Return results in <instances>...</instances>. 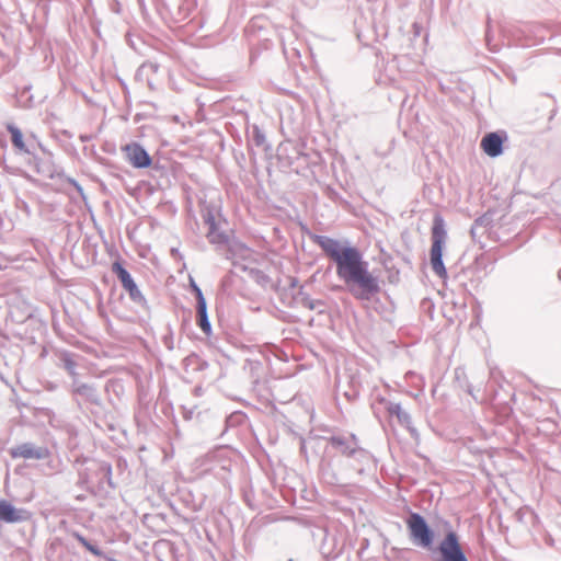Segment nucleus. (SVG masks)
I'll list each match as a JSON object with an SVG mask.
<instances>
[{"label":"nucleus","mask_w":561,"mask_h":561,"mask_svg":"<svg viewBox=\"0 0 561 561\" xmlns=\"http://www.w3.org/2000/svg\"><path fill=\"white\" fill-rule=\"evenodd\" d=\"M313 242L335 263L337 276L356 298L368 299L379 291L378 279L368 271L367 262L356 248L327 236H314Z\"/></svg>","instance_id":"obj_1"},{"label":"nucleus","mask_w":561,"mask_h":561,"mask_svg":"<svg viewBox=\"0 0 561 561\" xmlns=\"http://www.w3.org/2000/svg\"><path fill=\"white\" fill-rule=\"evenodd\" d=\"M504 140L505 137L499 133H489L481 139L480 147L485 154L494 158L502 154Z\"/></svg>","instance_id":"obj_6"},{"label":"nucleus","mask_w":561,"mask_h":561,"mask_svg":"<svg viewBox=\"0 0 561 561\" xmlns=\"http://www.w3.org/2000/svg\"><path fill=\"white\" fill-rule=\"evenodd\" d=\"M126 161L136 169L149 168L152 159L149 153L138 144L130 142L122 147Z\"/></svg>","instance_id":"obj_4"},{"label":"nucleus","mask_w":561,"mask_h":561,"mask_svg":"<svg viewBox=\"0 0 561 561\" xmlns=\"http://www.w3.org/2000/svg\"><path fill=\"white\" fill-rule=\"evenodd\" d=\"M387 411L390 415H394L400 423H409L410 421L409 414L405 413L398 403H389Z\"/></svg>","instance_id":"obj_12"},{"label":"nucleus","mask_w":561,"mask_h":561,"mask_svg":"<svg viewBox=\"0 0 561 561\" xmlns=\"http://www.w3.org/2000/svg\"><path fill=\"white\" fill-rule=\"evenodd\" d=\"M47 448H36L32 444H22L11 449L12 458L43 459L48 456Z\"/></svg>","instance_id":"obj_7"},{"label":"nucleus","mask_w":561,"mask_h":561,"mask_svg":"<svg viewBox=\"0 0 561 561\" xmlns=\"http://www.w3.org/2000/svg\"><path fill=\"white\" fill-rule=\"evenodd\" d=\"M193 289H194V291H195L196 299L198 300V291H202V290H201V289H199V287H197L195 284L193 285Z\"/></svg>","instance_id":"obj_16"},{"label":"nucleus","mask_w":561,"mask_h":561,"mask_svg":"<svg viewBox=\"0 0 561 561\" xmlns=\"http://www.w3.org/2000/svg\"><path fill=\"white\" fill-rule=\"evenodd\" d=\"M197 324L205 334H209L211 332V325L207 317L206 300L202 291H198Z\"/></svg>","instance_id":"obj_10"},{"label":"nucleus","mask_w":561,"mask_h":561,"mask_svg":"<svg viewBox=\"0 0 561 561\" xmlns=\"http://www.w3.org/2000/svg\"><path fill=\"white\" fill-rule=\"evenodd\" d=\"M446 240L445 222L440 215H436L432 227V247L430 251L431 265L434 273L445 278L447 271L443 263V249Z\"/></svg>","instance_id":"obj_2"},{"label":"nucleus","mask_w":561,"mask_h":561,"mask_svg":"<svg viewBox=\"0 0 561 561\" xmlns=\"http://www.w3.org/2000/svg\"><path fill=\"white\" fill-rule=\"evenodd\" d=\"M8 130L11 135V141H12L13 146L21 151H26V146L23 140L22 131L12 125L8 126Z\"/></svg>","instance_id":"obj_11"},{"label":"nucleus","mask_w":561,"mask_h":561,"mask_svg":"<svg viewBox=\"0 0 561 561\" xmlns=\"http://www.w3.org/2000/svg\"><path fill=\"white\" fill-rule=\"evenodd\" d=\"M411 538L422 547H430L433 542V533L425 519L417 513H412L407 520Z\"/></svg>","instance_id":"obj_3"},{"label":"nucleus","mask_w":561,"mask_h":561,"mask_svg":"<svg viewBox=\"0 0 561 561\" xmlns=\"http://www.w3.org/2000/svg\"><path fill=\"white\" fill-rule=\"evenodd\" d=\"M329 442L339 453L344 456L353 455L357 448V442L354 435L332 436Z\"/></svg>","instance_id":"obj_9"},{"label":"nucleus","mask_w":561,"mask_h":561,"mask_svg":"<svg viewBox=\"0 0 561 561\" xmlns=\"http://www.w3.org/2000/svg\"><path fill=\"white\" fill-rule=\"evenodd\" d=\"M75 538L91 553H93L96 557H100L102 552L94 546H92L82 535L76 533Z\"/></svg>","instance_id":"obj_14"},{"label":"nucleus","mask_w":561,"mask_h":561,"mask_svg":"<svg viewBox=\"0 0 561 561\" xmlns=\"http://www.w3.org/2000/svg\"><path fill=\"white\" fill-rule=\"evenodd\" d=\"M123 288L129 293L130 297H135L136 294H138V288L134 279L131 278L127 283L122 285Z\"/></svg>","instance_id":"obj_15"},{"label":"nucleus","mask_w":561,"mask_h":561,"mask_svg":"<svg viewBox=\"0 0 561 561\" xmlns=\"http://www.w3.org/2000/svg\"><path fill=\"white\" fill-rule=\"evenodd\" d=\"M439 552L444 561H468L461 550L458 536L454 531L448 533L443 539L439 545Z\"/></svg>","instance_id":"obj_5"},{"label":"nucleus","mask_w":561,"mask_h":561,"mask_svg":"<svg viewBox=\"0 0 561 561\" xmlns=\"http://www.w3.org/2000/svg\"><path fill=\"white\" fill-rule=\"evenodd\" d=\"M112 271L117 275L122 285L131 279L130 274L123 267L119 262L113 263Z\"/></svg>","instance_id":"obj_13"},{"label":"nucleus","mask_w":561,"mask_h":561,"mask_svg":"<svg viewBox=\"0 0 561 561\" xmlns=\"http://www.w3.org/2000/svg\"><path fill=\"white\" fill-rule=\"evenodd\" d=\"M25 510L15 508L11 503L0 500V520L5 523H18L27 519Z\"/></svg>","instance_id":"obj_8"}]
</instances>
